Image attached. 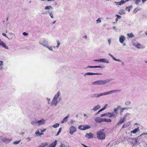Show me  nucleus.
I'll list each match as a JSON object with an SVG mask.
<instances>
[{
    "instance_id": "23",
    "label": "nucleus",
    "mask_w": 147,
    "mask_h": 147,
    "mask_svg": "<svg viewBox=\"0 0 147 147\" xmlns=\"http://www.w3.org/2000/svg\"><path fill=\"white\" fill-rule=\"evenodd\" d=\"M121 108L120 106H118L116 108H114L113 109V111H114V113H115V114L116 115V116L117 114V111L118 110Z\"/></svg>"
},
{
    "instance_id": "19",
    "label": "nucleus",
    "mask_w": 147,
    "mask_h": 147,
    "mask_svg": "<svg viewBox=\"0 0 147 147\" xmlns=\"http://www.w3.org/2000/svg\"><path fill=\"white\" fill-rule=\"evenodd\" d=\"M115 61H119V62H121V61L120 59H116L115 58L112 54H111V53H109L108 54Z\"/></svg>"
},
{
    "instance_id": "24",
    "label": "nucleus",
    "mask_w": 147,
    "mask_h": 147,
    "mask_svg": "<svg viewBox=\"0 0 147 147\" xmlns=\"http://www.w3.org/2000/svg\"><path fill=\"white\" fill-rule=\"evenodd\" d=\"M139 130V128L138 127L137 128L131 131V133L134 134H135Z\"/></svg>"
},
{
    "instance_id": "32",
    "label": "nucleus",
    "mask_w": 147,
    "mask_h": 147,
    "mask_svg": "<svg viewBox=\"0 0 147 147\" xmlns=\"http://www.w3.org/2000/svg\"><path fill=\"white\" fill-rule=\"evenodd\" d=\"M49 15L50 16V17L52 18H54L53 14V12L52 11L48 12Z\"/></svg>"
},
{
    "instance_id": "8",
    "label": "nucleus",
    "mask_w": 147,
    "mask_h": 147,
    "mask_svg": "<svg viewBox=\"0 0 147 147\" xmlns=\"http://www.w3.org/2000/svg\"><path fill=\"white\" fill-rule=\"evenodd\" d=\"M37 124L38 126L44 125L46 123V120L43 118H42L40 119L37 121Z\"/></svg>"
},
{
    "instance_id": "22",
    "label": "nucleus",
    "mask_w": 147,
    "mask_h": 147,
    "mask_svg": "<svg viewBox=\"0 0 147 147\" xmlns=\"http://www.w3.org/2000/svg\"><path fill=\"white\" fill-rule=\"evenodd\" d=\"M100 108V105H98L94 107L92 109V110L94 111H96Z\"/></svg>"
},
{
    "instance_id": "44",
    "label": "nucleus",
    "mask_w": 147,
    "mask_h": 147,
    "mask_svg": "<svg viewBox=\"0 0 147 147\" xmlns=\"http://www.w3.org/2000/svg\"><path fill=\"white\" fill-rule=\"evenodd\" d=\"M120 114L121 115L122 113L123 112V111H124V110L123 109V108H120Z\"/></svg>"
},
{
    "instance_id": "55",
    "label": "nucleus",
    "mask_w": 147,
    "mask_h": 147,
    "mask_svg": "<svg viewBox=\"0 0 147 147\" xmlns=\"http://www.w3.org/2000/svg\"><path fill=\"white\" fill-rule=\"evenodd\" d=\"M46 145H45L44 144H42V145L39 146V147H44Z\"/></svg>"
},
{
    "instance_id": "16",
    "label": "nucleus",
    "mask_w": 147,
    "mask_h": 147,
    "mask_svg": "<svg viewBox=\"0 0 147 147\" xmlns=\"http://www.w3.org/2000/svg\"><path fill=\"white\" fill-rule=\"evenodd\" d=\"M126 39L125 37L123 35H121L119 38V41L120 43H123Z\"/></svg>"
},
{
    "instance_id": "50",
    "label": "nucleus",
    "mask_w": 147,
    "mask_h": 147,
    "mask_svg": "<svg viewBox=\"0 0 147 147\" xmlns=\"http://www.w3.org/2000/svg\"><path fill=\"white\" fill-rule=\"evenodd\" d=\"M59 147H66L65 145L63 144H61L60 146Z\"/></svg>"
},
{
    "instance_id": "31",
    "label": "nucleus",
    "mask_w": 147,
    "mask_h": 147,
    "mask_svg": "<svg viewBox=\"0 0 147 147\" xmlns=\"http://www.w3.org/2000/svg\"><path fill=\"white\" fill-rule=\"evenodd\" d=\"M115 16L117 17L115 19L116 22H117L118 21V19H120L121 18V16H120L117 14L115 15Z\"/></svg>"
},
{
    "instance_id": "61",
    "label": "nucleus",
    "mask_w": 147,
    "mask_h": 147,
    "mask_svg": "<svg viewBox=\"0 0 147 147\" xmlns=\"http://www.w3.org/2000/svg\"><path fill=\"white\" fill-rule=\"evenodd\" d=\"M74 122H75L73 120L71 119V120L70 121V123H72Z\"/></svg>"
},
{
    "instance_id": "29",
    "label": "nucleus",
    "mask_w": 147,
    "mask_h": 147,
    "mask_svg": "<svg viewBox=\"0 0 147 147\" xmlns=\"http://www.w3.org/2000/svg\"><path fill=\"white\" fill-rule=\"evenodd\" d=\"M132 7L131 6L127 7L126 8V9L127 10L128 12H129L130 11L131 9L132 8Z\"/></svg>"
},
{
    "instance_id": "6",
    "label": "nucleus",
    "mask_w": 147,
    "mask_h": 147,
    "mask_svg": "<svg viewBox=\"0 0 147 147\" xmlns=\"http://www.w3.org/2000/svg\"><path fill=\"white\" fill-rule=\"evenodd\" d=\"M39 43L40 45L45 47H46L49 45L48 41L45 39H43L42 40L40 41Z\"/></svg>"
},
{
    "instance_id": "62",
    "label": "nucleus",
    "mask_w": 147,
    "mask_h": 147,
    "mask_svg": "<svg viewBox=\"0 0 147 147\" xmlns=\"http://www.w3.org/2000/svg\"><path fill=\"white\" fill-rule=\"evenodd\" d=\"M115 3H116V5H119V2H115Z\"/></svg>"
},
{
    "instance_id": "54",
    "label": "nucleus",
    "mask_w": 147,
    "mask_h": 147,
    "mask_svg": "<svg viewBox=\"0 0 147 147\" xmlns=\"http://www.w3.org/2000/svg\"><path fill=\"white\" fill-rule=\"evenodd\" d=\"M2 34L3 36L5 37L6 38H8V37L7 36V35L5 33H2Z\"/></svg>"
},
{
    "instance_id": "39",
    "label": "nucleus",
    "mask_w": 147,
    "mask_h": 147,
    "mask_svg": "<svg viewBox=\"0 0 147 147\" xmlns=\"http://www.w3.org/2000/svg\"><path fill=\"white\" fill-rule=\"evenodd\" d=\"M57 45L56 47L58 49L59 47V46L61 44L59 40H57Z\"/></svg>"
},
{
    "instance_id": "5",
    "label": "nucleus",
    "mask_w": 147,
    "mask_h": 147,
    "mask_svg": "<svg viewBox=\"0 0 147 147\" xmlns=\"http://www.w3.org/2000/svg\"><path fill=\"white\" fill-rule=\"evenodd\" d=\"M132 43L133 46L138 49H142L145 47L144 45L138 42L135 40H133Z\"/></svg>"
},
{
    "instance_id": "51",
    "label": "nucleus",
    "mask_w": 147,
    "mask_h": 147,
    "mask_svg": "<svg viewBox=\"0 0 147 147\" xmlns=\"http://www.w3.org/2000/svg\"><path fill=\"white\" fill-rule=\"evenodd\" d=\"M23 35L24 36H27L28 35V34L26 32H24L23 33Z\"/></svg>"
},
{
    "instance_id": "36",
    "label": "nucleus",
    "mask_w": 147,
    "mask_h": 147,
    "mask_svg": "<svg viewBox=\"0 0 147 147\" xmlns=\"http://www.w3.org/2000/svg\"><path fill=\"white\" fill-rule=\"evenodd\" d=\"M59 124L58 123H56L54 124L53 125L52 127L54 128H57L59 127Z\"/></svg>"
},
{
    "instance_id": "46",
    "label": "nucleus",
    "mask_w": 147,
    "mask_h": 147,
    "mask_svg": "<svg viewBox=\"0 0 147 147\" xmlns=\"http://www.w3.org/2000/svg\"><path fill=\"white\" fill-rule=\"evenodd\" d=\"M107 115V113H105L103 114H101V117H103L104 116H106Z\"/></svg>"
},
{
    "instance_id": "15",
    "label": "nucleus",
    "mask_w": 147,
    "mask_h": 147,
    "mask_svg": "<svg viewBox=\"0 0 147 147\" xmlns=\"http://www.w3.org/2000/svg\"><path fill=\"white\" fill-rule=\"evenodd\" d=\"M107 115L109 117H112L114 118H116V115L114 114L113 113H110L108 112L107 113Z\"/></svg>"
},
{
    "instance_id": "2",
    "label": "nucleus",
    "mask_w": 147,
    "mask_h": 147,
    "mask_svg": "<svg viewBox=\"0 0 147 147\" xmlns=\"http://www.w3.org/2000/svg\"><path fill=\"white\" fill-rule=\"evenodd\" d=\"M113 79L112 78L106 79L104 80H99L92 83L93 85H102L109 83Z\"/></svg>"
},
{
    "instance_id": "7",
    "label": "nucleus",
    "mask_w": 147,
    "mask_h": 147,
    "mask_svg": "<svg viewBox=\"0 0 147 147\" xmlns=\"http://www.w3.org/2000/svg\"><path fill=\"white\" fill-rule=\"evenodd\" d=\"M94 61H96L98 62H102L103 63H109V61L106 59H95L94 60Z\"/></svg>"
},
{
    "instance_id": "30",
    "label": "nucleus",
    "mask_w": 147,
    "mask_h": 147,
    "mask_svg": "<svg viewBox=\"0 0 147 147\" xmlns=\"http://www.w3.org/2000/svg\"><path fill=\"white\" fill-rule=\"evenodd\" d=\"M53 9V7L51 6H47L45 7V10L49 9Z\"/></svg>"
},
{
    "instance_id": "28",
    "label": "nucleus",
    "mask_w": 147,
    "mask_h": 147,
    "mask_svg": "<svg viewBox=\"0 0 147 147\" xmlns=\"http://www.w3.org/2000/svg\"><path fill=\"white\" fill-rule=\"evenodd\" d=\"M127 35L128 37L131 38H132L134 37V35L132 33H128L127 34Z\"/></svg>"
},
{
    "instance_id": "27",
    "label": "nucleus",
    "mask_w": 147,
    "mask_h": 147,
    "mask_svg": "<svg viewBox=\"0 0 147 147\" xmlns=\"http://www.w3.org/2000/svg\"><path fill=\"white\" fill-rule=\"evenodd\" d=\"M37 121L36 120L32 121L31 122V124L32 125H35L36 124H37Z\"/></svg>"
},
{
    "instance_id": "1",
    "label": "nucleus",
    "mask_w": 147,
    "mask_h": 147,
    "mask_svg": "<svg viewBox=\"0 0 147 147\" xmlns=\"http://www.w3.org/2000/svg\"><path fill=\"white\" fill-rule=\"evenodd\" d=\"M61 93L59 91L54 96L53 98L51 104L52 105L56 106L58 103L59 102L61 99L60 96Z\"/></svg>"
},
{
    "instance_id": "26",
    "label": "nucleus",
    "mask_w": 147,
    "mask_h": 147,
    "mask_svg": "<svg viewBox=\"0 0 147 147\" xmlns=\"http://www.w3.org/2000/svg\"><path fill=\"white\" fill-rule=\"evenodd\" d=\"M111 120L109 119H105L103 118V122H111Z\"/></svg>"
},
{
    "instance_id": "56",
    "label": "nucleus",
    "mask_w": 147,
    "mask_h": 147,
    "mask_svg": "<svg viewBox=\"0 0 147 147\" xmlns=\"http://www.w3.org/2000/svg\"><path fill=\"white\" fill-rule=\"evenodd\" d=\"M46 129H41V130H40L41 132H44L45 131H46Z\"/></svg>"
},
{
    "instance_id": "41",
    "label": "nucleus",
    "mask_w": 147,
    "mask_h": 147,
    "mask_svg": "<svg viewBox=\"0 0 147 147\" xmlns=\"http://www.w3.org/2000/svg\"><path fill=\"white\" fill-rule=\"evenodd\" d=\"M20 141L21 140L19 141H15L13 142V144H17L20 142Z\"/></svg>"
},
{
    "instance_id": "43",
    "label": "nucleus",
    "mask_w": 147,
    "mask_h": 147,
    "mask_svg": "<svg viewBox=\"0 0 147 147\" xmlns=\"http://www.w3.org/2000/svg\"><path fill=\"white\" fill-rule=\"evenodd\" d=\"M130 114V113H127L123 116V117L125 119V118L127 116H128V115H129Z\"/></svg>"
},
{
    "instance_id": "37",
    "label": "nucleus",
    "mask_w": 147,
    "mask_h": 147,
    "mask_svg": "<svg viewBox=\"0 0 147 147\" xmlns=\"http://www.w3.org/2000/svg\"><path fill=\"white\" fill-rule=\"evenodd\" d=\"M131 104V102L129 101H127L125 103V105L126 106H129Z\"/></svg>"
},
{
    "instance_id": "53",
    "label": "nucleus",
    "mask_w": 147,
    "mask_h": 147,
    "mask_svg": "<svg viewBox=\"0 0 147 147\" xmlns=\"http://www.w3.org/2000/svg\"><path fill=\"white\" fill-rule=\"evenodd\" d=\"M130 123L129 122H128L126 124H125V125H126V126L127 127H128L129 125H130Z\"/></svg>"
},
{
    "instance_id": "17",
    "label": "nucleus",
    "mask_w": 147,
    "mask_h": 147,
    "mask_svg": "<svg viewBox=\"0 0 147 147\" xmlns=\"http://www.w3.org/2000/svg\"><path fill=\"white\" fill-rule=\"evenodd\" d=\"M12 140V139H8L6 138H3L2 139V141L3 142L7 143L10 142Z\"/></svg>"
},
{
    "instance_id": "49",
    "label": "nucleus",
    "mask_w": 147,
    "mask_h": 147,
    "mask_svg": "<svg viewBox=\"0 0 147 147\" xmlns=\"http://www.w3.org/2000/svg\"><path fill=\"white\" fill-rule=\"evenodd\" d=\"M26 139L28 142H29L31 140V138L30 137L26 138Z\"/></svg>"
},
{
    "instance_id": "40",
    "label": "nucleus",
    "mask_w": 147,
    "mask_h": 147,
    "mask_svg": "<svg viewBox=\"0 0 147 147\" xmlns=\"http://www.w3.org/2000/svg\"><path fill=\"white\" fill-rule=\"evenodd\" d=\"M61 127L59 128V130L58 131L56 135V136H58L59 134L61 132Z\"/></svg>"
},
{
    "instance_id": "10",
    "label": "nucleus",
    "mask_w": 147,
    "mask_h": 147,
    "mask_svg": "<svg viewBox=\"0 0 147 147\" xmlns=\"http://www.w3.org/2000/svg\"><path fill=\"white\" fill-rule=\"evenodd\" d=\"M102 74L100 73H92L91 72H87L84 74V76L85 77L86 76L93 75H102Z\"/></svg>"
},
{
    "instance_id": "48",
    "label": "nucleus",
    "mask_w": 147,
    "mask_h": 147,
    "mask_svg": "<svg viewBox=\"0 0 147 147\" xmlns=\"http://www.w3.org/2000/svg\"><path fill=\"white\" fill-rule=\"evenodd\" d=\"M108 106V104H106L105 105V106L103 108V109L104 110L105 109H106L107 108V107Z\"/></svg>"
},
{
    "instance_id": "12",
    "label": "nucleus",
    "mask_w": 147,
    "mask_h": 147,
    "mask_svg": "<svg viewBox=\"0 0 147 147\" xmlns=\"http://www.w3.org/2000/svg\"><path fill=\"white\" fill-rule=\"evenodd\" d=\"M69 133L71 134H73L76 131V128L74 126H71L69 128Z\"/></svg>"
},
{
    "instance_id": "60",
    "label": "nucleus",
    "mask_w": 147,
    "mask_h": 147,
    "mask_svg": "<svg viewBox=\"0 0 147 147\" xmlns=\"http://www.w3.org/2000/svg\"><path fill=\"white\" fill-rule=\"evenodd\" d=\"M127 127L126 126V125H125V124H124L122 127V128H124L125 127Z\"/></svg>"
},
{
    "instance_id": "35",
    "label": "nucleus",
    "mask_w": 147,
    "mask_h": 147,
    "mask_svg": "<svg viewBox=\"0 0 147 147\" xmlns=\"http://www.w3.org/2000/svg\"><path fill=\"white\" fill-rule=\"evenodd\" d=\"M67 120V119L65 117H64L63 119L61 121V123H63L65 122H66Z\"/></svg>"
},
{
    "instance_id": "11",
    "label": "nucleus",
    "mask_w": 147,
    "mask_h": 147,
    "mask_svg": "<svg viewBox=\"0 0 147 147\" xmlns=\"http://www.w3.org/2000/svg\"><path fill=\"white\" fill-rule=\"evenodd\" d=\"M102 68L103 67L100 65L99 66H88L87 67L85 68V69H86V71H90L89 70H88V68Z\"/></svg>"
},
{
    "instance_id": "20",
    "label": "nucleus",
    "mask_w": 147,
    "mask_h": 147,
    "mask_svg": "<svg viewBox=\"0 0 147 147\" xmlns=\"http://www.w3.org/2000/svg\"><path fill=\"white\" fill-rule=\"evenodd\" d=\"M57 141L55 140V142H53L51 144H49V147H55L57 144Z\"/></svg>"
},
{
    "instance_id": "63",
    "label": "nucleus",
    "mask_w": 147,
    "mask_h": 147,
    "mask_svg": "<svg viewBox=\"0 0 147 147\" xmlns=\"http://www.w3.org/2000/svg\"><path fill=\"white\" fill-rule=\"evenodd\" d=\"M69 114L67 115V116L65 117L67 119V118L69 117Z\"/></svg>"
},
{
    "instance_id": "57",
    "label": "nucleus",
    "mask_w": 147,
    "mask_h": 147,
    "mask_svg": "<svg viewBox=\"0 0 147 147\" xmlns=\"http://www.w3.org/2000/svg\"><path fill=\"white\" fill-rule=\"evenodd\" d=\"M108 41L109 45H110L111 43V40L109 38L108 40Z\"/></svg>"
},
{
    "instance_id": "21",
    "label": "nucleus",
    "mask_w": 147,
    "mask_h": 147,
    "mask_svg": "<svg viewBox=\"0 0 147 147\" xmlns=\"http://www.w3.org/2000/svg\"><path fill=\"white\" fill-rule=\"evenodd\" d=\"M125 119L123 117L121 119L119 122L117 123V125H119L123 123L124 122Z\"/></svg>"
},
{
    "instance_id": "18",
    "label": "nucleus",
    "mask_w": 147,
    "mask_h": 147,
    "mask_svg": "<svg viewBox=\"0 0 147 147\" xmlns=\"http://www.w3.org/2000/svg\"><path fill=\"white\" fill-rule=\"evenodd\" d=\"M93 136V134L91 133L89 134L87 133L85 135V137L88 138V139H90L92 138Z\"/></svg>"
},
{
    "instance_id": "42",
    "label": "nucleus",
    "mask_w": 147,
    "mask_h": 147,
    "mask_svg": "<svg viewBox=\"0 0 147 147\" xmlns=\"http://www.w3.org/2000/svg\"><path fill=\"white\" fill-rule=\"evenodd\" d=\"M125 2V1L123 0H121L120 2H119V5H121L123 4Z\"/></svg>"
},
{
    "instance_id": "58",
    "label": "nucleus",
    "mask_w": 147,
    "mask_h": 147,
    "mask_svg": "<svg viewBox=\"0 0 147 147\" xmlns=\"http://www.w3.org/2000/svg\"><path fill=\"white\" fill-rule=\"evenodd\" d=\"M124 110H127L128 109H129L130 108H128V107H123V108H122Z\"/></svg>"
},
{
    "instance_id": "14",
    "label": "nucleus",
    "mask_w": 147,
    "mask_h": 147,
    "mask_svg": "<svg viewBox=\"0 0 147 147\" xmlns=\"http://www.w3.org/2000/svg\"><path fill=\"white\" fill-rule=\"evenodd\" d=\"M94 120L97 123H100L103 122V118L99 117L96 118Z\"/></svg>"
},
{
    "instance_id": "59",
    "label": "nucleus",
    "mask_w": 147,
    "mask_h": 147,
    "mask_svg": "<svg viewBox=\"0 0 147 147\" xmlns=\"http://www.w3.org/2000/svg\"><path fill=\"white\" fill-rule=\"evenodd\" d=\"M3 62L2 61H0V66H1L3 65Z\"/></svg>"
},
{
    "instance_id": "13",
    "label": "nucleus",
    "mask_w": 147,
    "mask_h": 147,
    "mask_svg": "<svg viewBox=\"0 0 147 147\" xmlns=\"http://www.w3.org/2000/svg\"><path fill=\"white\" fill-rule=\"evenodd\" d=\"M0 45L2 46L3 47L5 48L6 49H8L9 47H7L3 41L1 40L0 39Z\"/></svg>"
},
{
    "instance_id": "52",
    "label": "nucleus",
    "mask_w": 147,
    "mask_h": 147,
    "mask_svg": "<svg viewBox=\"0 0 147 147\" xmlns=\"http://www.w3.org/2000/svg\"><path fill=\"white\" fill-rule=\"evenodd\" d=\"M35 133H36V135H39V134H40V132H39V131L38 130H37L36 131Z\"/></svg>"
},
{
    "instance_id": "47",
    "label": "nucleus",
    "mask_w": 147,
    "mask_h": 147,
    "mask_svg": "<svg viewBox=\"0 0 147 147\" xmlns=\"http://www.w3.org/2000/svg\"><path fill=\"white\" fill-rule=\"evenodd\" d=\"M47 99L48 101V104L49 105L50 104H51V103L50 102V99L48 98H47Z\"/></svg>"
},
{
    "instance_id": "25",
    "label": "nucleus",
    "mask_w": 147,
    "mask_h": 147,
    "mask_svg": "<svg viewBox=\"0 0 147 147\" xmlns=\"http://www.w3.org/2000/svg\"><path fill=\"white\" fill-rule=\"evenodd\" d=\"M119 13L120 15H122L125 14V13L123 9H121L119 11Z\"/></svg>"
},
{
    "instance_id": "38",
    "label": "nucleus",
    "mask_w": 147,
    "mask_h": 147,
    "mask_svg": "<svg viewBox=\"0 0 147 147\" xmlns=\"http://www.w3.org/2000/svg\"><path fill=\"white\" fill-rule=\"evenodd\" d=\"M140 8H135L133 11V13H136L137 12L140 10Z\"/></svg>"
},
{
    "instance_id": "3",
    "label": "nucleus",
    "mask_w": 147,
    "mask_h": 147,
    "mask_svg": "<svg viewBox=\"0 0 147 147\" xmlns=\"http://www.w3.org/2000/svg\"><path fill=\"white\" fill-rule=\"evenodd\" d=\"M120 90H111L107 92H104L96 94V97L97 98H98L99 97L103 96H105L108 95L109 94H112L114 93H115L117 92H119Z\"/></svg>"
},
{
    "instance_id": "4",
    "label": "nucleus",
    "mask_w": 147,
    "mask_h": 147,
    "mask_svg": "<svg viewBox=\"0 0 147 147\" xmlns=\"http://www.w3.org/2000/svg\"><path fill=\"white\" fill-rule=\"evenodd\" d=\"M104 129H102L97 132V137L99 140H103L105 139V135L104 133Z\"/></svg>"
},
{
    "instance_id": "45",
    "label": "nucleus",
    "mask_w": 147,
    "mask_h": 147,
    "mask_svg": "<svg viewBox=\"0 0 147 147\" xmlns=\"http://www.w3.org/2000/svg\"><path fill=\"white\" fill-rule=\"evenodd\" d=\"M96 22L97 23H99L101 22V20L100 18H98L96 20Z\"/></svg>"
},
{
    "instance_id": "64",
    "label": "nucleus",
    "mask_w": 147,
    "mask_h": 147,
    "mask_svg": "<svg viewBox=\"0 0 147 147\" xmlns=\"http://www.w3.org/2000/svg\"><path fill=\"white\" fill-rule=\"evenodd\" d=\"M24 132H21L20 134V135H23L24 134Z\"/></svg>"
},
{
    "instance_id": "33",
    "label": "nucleus",
    "mask_w": 147,
    "mask_h": 147,
    "mask_svg": "<svg viewBox=\"0 0 147 147\" xmlns=\"http://www.w3.org/2000/svg\"><path fill=\"white\" fill-rule=\"evenodd\" d=\"M96 94H92L90 95V97L91 98H97L96 97Z\"/></svg>"
},
{
    "instance_id": "34",
    "label": "nucleus",
    "mask_w": 147,
    "mask_h": 147,
    "mask_svg": "<svg viewBox=\"0 0 147 147\" xmlns=\"http://www.w3.org/2000/svg\"><path fill=\"white\" fill-rule=\"evenodd\" d=\"M46 48H48L49 50L51 51H53V49H52V46H49V45H47V46L46 47Z\"/></svg>"
},
{
    "instance_id": "9",
    "label": "nucleus",
    "mask_w": 147,
    "mask_h": 147,
    "mask_svg": "<svg viewBox=\"0 0 147 147\" xmlns=\"http://www.w3.org/2000/svg\"><path fill=\"white\" fill-rule=\"evenodd\" d=\"M89 128L90 127L87 125L86 126L80 125L78 126V129L81 130H85Z\"/></svg>"
}]
</instances>
